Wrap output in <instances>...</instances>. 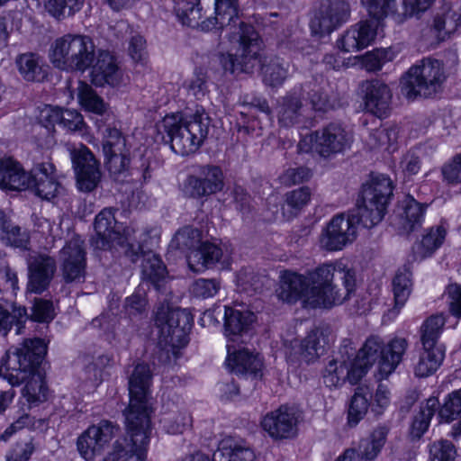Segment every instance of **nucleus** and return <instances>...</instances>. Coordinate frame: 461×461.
<instances>
[{
  "label": "nucleus",
  "instance_id": "09e8293b",
  "mask_svg": "<svg viewBox=\"0 0 461 461\" xmlns=\"http://www.w3.org/2000/svg\"><path fill=\"white\" fill-rule=\"evenodd\" d=\"M445 324V316L437 314L427 319L422 326L421 341L423 348H431L433 347L441 346L437 344V340L442 331Z\"/></svg>",
  "mask_w": 461,
  "mask_h": 461
},
{
  "label": "nucleus",
  "instance_id": "052dcab7",
  "mask_svg": "<svg viewBox=\"0 0 461 461\" xmlns=\"http://www.w3.org/2000/svg\"><path fill=\"white\" fill-rule=\"evenodd\" d=\"M55 316L52 303L46 300H36L32 307V318L38 322H50Z\"/></svg>",
  "mask_w": 461,
  "mask_h": 461
},
{
  "label": "nucleus",
  "instance_id": "aec40b11",
  "mask_svg": "<svg viewBox=\"0 0 461 461\" xmlns=\"http://www.w3.org/2000/svg\"><path fill=\"white\" fill-rule=\"evenodd\" d=\"M116 428L107 420L87 428L77 440V448L85 461H95L114 436Z\"/></svg>",
  "mask_w": 461,
  "mask_h": 461
},
{
  "label": "nucleus",
  "instance_id": "a19ab883",
  "mask_svg": "<svg viewBox=\"0 0 461 461\" xmlns=\"http://www.w3.org/2000/svg\"><path fill=\"white\" fill-rule=\"evenodd\" d=\"M26 380L25 386L23 390V396L27 400L29 404L38 405L47 401L49 390L41 372L37 370Z\"/></svg>",
  "mask_w": 461,
  "mask_h": 461
},
{
  "label": "nucleus",
  "instance_id": "f8f14e48",
  "mask_svg": "<svg viewBox=\"0 0 461 461\" xmlns=\"http://www.w3.org/2000/svg\"><path fill=\"white\" fill-rule=\"evenodd\" d=\"M393 183L384 174H372L363 185L362 203L358 205L361 223L371 228L384 218L390 198L393 195Z\"/></svg>",
  "mask_w": 461,
  "mask_h": 461
},
{
  "label": "nucleus",
  "instance_id": "a211bd4d",
  "mask_svg": "<svg viewBox=\"0 0 461 461\" xmlns=\"http://www.w3.org/2000/svg\"><path fill=\"white\" fill-rule=\"evenodd\" d=\"M357 224L354 218L339 214L334 216L322 229L319 238L321 248L329 251H339L357 238Z\"/></svg>",
  "mask_w": 461,
  "mask_h": 461
},
{
  "label": "nucleus",
  "instance_id": "6e6d98bb",
  "mask_svg": "<svg viewBox=\"0 0 461 461\" xmlns=\"http://www.w3.org/2000/svg\"><path fill=\"white\" fill-rule=\"evenodd\" d=\"M429 453V461H456V449L447 439H440L430 444Z\"/></svg>",
  "mask_w": 461,
  "mask_h": 461
},
{
  "label": "nucleus",
  "instance_id": "ddd939ff",
  "mask_svg": "<svg viewBox=\"0 0 461 461\" xmlns=\"http://www.w3.org/2000/svg\"><path fill=\"white\" fill-rule=\"evenodd\" d=\"M445 79L443 64L426 59L410 68L402 77L401 91L409 99L418 95L429 96L441 87Z\"/></svg>",
  "mask_w": 461,
  "mask_h": 461
},
{
  "label": "nucleus",
  "instance_id": "cd10ccee",
  "mask_svg": "<svg viewBox=\"0 0 461 461\" xmlns=\"http://www.w3.org/2000/svg\"><path fill=\"white\" fill-rule=\"evenodd\" d=\"M361 89L365 108L378 117L385 116L392 99L389 86L381 81L373 80L365 82Z\"/></svg>",
  "mask_w": 461,
  "mask_h": 461
},
{
  "label": "nucleus",
  "instance_id": "680f3d73",
  "mask_svg": "<svg viewBox=\"0 0 461 461\" xmlns=\"http://www.w3.org/2000/svg\"><path fill=\"white\" fill-rule=\"evenodd\" d=\"M447 303L449 312L457 320L461 319V286L449 285L446 290Z\"/></svg>",
  "mask_w": 461,
  "mask_h": 461
},
{
  "label": "nucleus",
  "instance_id": "2f4dec72",
  "mask_svg": "<svg viewBox=\"0 0 461 461\" xmlns=\"http://www.w3.org/2000/svg\"><path fill=\"white\" fill-rule=\"evenodd\" d=\"M223 186L222 172L219 167H205L201 172L200 177H190L188 179V187L193 196H203L214 194L221 190Z\"/></svg>",
  "mask_w": 461,
  "mask_h": 461
},
{
  "label": "nucleus",
  "instance_id": "4d7b16f0",
  "mask_svg": "<svg viewBox=\"0 0 461 461\" xmlns=\"http://www.w3.org/2000/svg\"><path fill=\"white\" fill-rule=\"evenodd\" d=\"M461 416V390L450 393L439 410V417L445 422H451Z\"/></svg>",
  "mask_w": 461,
  "mask_h": 461
},
{
  "label": "nucleus",
  "instance_id": "1a4fd4ad",
  "mask_svg": "<svg viewBox=\"0 0 461 461\" xmlns=\"http://www.w3.org/2000/svg\"><path fill=\"white\" fill-rule=\"evenodd\" d=\"M193 324V317L185 309H172L161 306L155 316V328L158 345L176 359L180 350L188 343V333Z\"/></svg>",
  "mask_w": 461,
  "mask_h": 461
},
{
  "label": "nucleus",
  "instance_id": "774afa93",
  "mask_svg": "<svg viewBox=\"0 0 461 461\" xmlns=\"http://www.w3.org/2000/svg\"><path fill=\"white\" fill-rule=\"evenodd\" d=\"M442 173L444 178L451 183L456 184L461 182V154L453 158L451 162L445 165Z\"/></svg>",
  "mask_w": 461,
  "mask_h": 461
},
{
  "label": "nucleus",
  "instance_id": "c9c22d12",
  "mask_svg": "<svg viewBox=\"0 0 461 461\" xmlns=\"http://www.w3.org/2000/svg\"><path fill=\"white\" fill-rule=\"evenodd\" d=\"M447 235V229L438 225L428 230L420 243L416 244L413 251L416 260L430 257L443 244Z\"/></svg>",
  "mask_w": 461,
  "mask_h": 461
},
{
  "label": "nucleus",
  "instance_id": "f03ea898",
  "mask_svg": "<svg viewBox=\"0 0 461 461\" xmlns=\"http://www.w3.org/2000/svg\"><path fill=\"white\" fill-rule=\"evenodd\" d=\"M150 370L147 365L135 366L129 379V406L123 411L126 436L119 438L104 461H145L151 436Z\"/></svg>",
  "mask_w": 461,
  "mask_h": 461
},
{
  "label": "nucleus",
  "instance_id": "473e14b6",
  "mask_svg": "<svg viewBox=\"0 0 461 461\" xmlns=\"http://www.w3.org/2000/svg\"><path fill=\"white\" fill-rule=\"evenodd\" d=\"M159 426L167 434H182L191 428L192 417L186 411L173 405L162 411Z\"/></svg>",
  "mask_w": 461,
  "mask_h": 461
},
{
  "label": "nucleus",
  "instance_id": "4468645a",
  "mask_svg": "<svg viewBox=\"0 0 461 461\" xmlns=\"http://www.w3.org/2000/svg\"><path fill=\"white\" fill-rule=\"evenodd\" d=\"M170 248L188 249V267L192 271L198 273L213 267L221 257V250L218 246L210 242H201L200 232L191 227H185L177 231L170 242Z\"/></svg>",
  "mask_w": 461,
  "mask_h": 461
},
{
  "label": "nucleus",
  "instance_id": "ea45409f",
  "mask_svg": "<svg viewBox=\"0 0 461 461\" xmlns=\"http://www.w3.org/2000/svg\"><path fill=\"white\" fill-rule=\"evenodd\" d=\"M423 349L415 366V375L420 377H426L435 373L445 357L444 346L433 347L431 348H423Z\"/></svg>",
  "mask_w": 461,
  "mask_h": 461
},
{
  "label": "nucleus",
  "instance_id": "7c9ffc66",
  "mask_svg": "<svg viewBox=\"0 0 461 461\" xmlns=\"http://www.w3.org/2000/svg\"><path fill=\"white\" fill-rule=\"evenodd\" d=\"M70 92L71 98L76 96L78 105L86 113L103 116L109 110V104L85 81L79 80L76 89Z\"/></svg>",
  "mask_w": 461,
  "mask_h": 461
},
{
  "label": "nucleus",
  "instance_id": "a18cd8bd",
  "mask_svg": "<svg viewBox=\"0 0 461 461\" xmlns=\"http://www.w3.org/2000/svg\"><path fill=\"white\" fill-rule=\"evenodd\" d=\"M438 405L437 398H429L420 411L415 416L411 427V435L414 438H420L428 429L430 420Z\"/></svg>",
  "mask_w": 461,
  "mask_h": 461
},
{
  "label": "nucleus",
  "instance_id": "423d86ee",
  "mask_svg": "<svg viewBox=\"0 0 461 461\" xmlns=\"http://www.w3.org/2000/svg\"><path fill=\"white\" fill-rule=\"evenodd\" d=\"M87 68H91V82L95 86L118 87L123 84V75L113 55L103 50L96 55L89 36L68 33V71L84 72Z\"/></svg>",
  "mask_w": 461,
  "mask_h": 461
},
{
  "label": "nucleus",
  "instance_id": "6e6552de",
  "mask_svg": "<svg viewBox=\"0 0 461 461\" xmlns=\"http://www.w3.org/2000/svg\"><path fill=\"white\" fill-rule=\"evenodd\" d=\"M47 353L43 339L24 340L19 347H12L2 357L0 377L11 385H18L38 370L41 358Z\"/></svg>",
  "mask_w": 461,
  "mask_h": 461
},
{
  "label": "nucleus",
  "instance_id": "f257e3e1",
  "mask_svg": "<svg viewBox=\"0 0 461 461\" xmlns=\"http://www.w3.org/2000/svg\"><path fill=\"white\" fill-rule=\"evenodd\" d=\"M407 347V341L402 338L384 343L381 338L371 336L357 352L353 343L345 340L336 357L322 370V383L330 391L340 389L347 382L355 385L375 364H377L381 377L386 378L402 362Z\"/></svg>",
  "mask_w": 461,
  "mask_h": 461
},
{
  "label": "nucleus",
  "instance_id": "8fccbe9b",
  "mask_svg": "<svg viewBox=\"0 0 461 461\" xmlns=\"http://www.w3.org/2000/svg\"><path fill=\"white\" fill-rule=\"evenodd\" d=\"M370 406L367 395L362 392V389H357L348 406V424L350 427L357 426L364 419Z\"/></svg>",
  "mask_w": 461,
  "mask_h": 461
},
{
  "label": "nucleus",
  "instance_id": "58836bf2",
  "mask_svg": "<svg viewBox=\"0 0 461 461\" xmlns=\"http://www.w3.org/2000/svg\"><path fill=\"white\" fill-rule=\"evenodd\" d=\"M174 11L183 25L201 28L203 9L200 0H174Z\"/></svg>",
  "mask_w": 461,
  "mask_h": 461
},
{
  "label": "nucleus",
  "instance_id": "338daca9",
  "mask_svg": "<svg viewBox=\"0 0 461 461\" xmlns=\"http://www.w3.org/2000/svg\"><path fill=\"white\" fill-rule=\"evenodd\" d=\"M34 447L32 439L19 442L7 456V461H29Z\"/></svg>",
  "mask_w": 461,
  "mask_h": 461
},
{
  "label": "nucleus",
  "instance_id": "69168bd1",
  "mask_svg": "<svg viewBox=\"0 0 461 461\" xmlns=\"http://www.w3.org/2000/svg\"><path fill=\"white\" fill-rule=\"evenodd\" d=\"M147 305L146 293L138 289L132 295L126 298L125 308L130 315L141 313Z\"/></svg>",
  "mask_w": 461,
  "mask_h": 461
},
{
  "label": "nucleus",
  "instance_id": "412c9836",
  "mask_svg": "<svg viewBox=\"0 0 461 461\" xmlns=\"http://www.w3.org/2000/svg\"><path fill=\"white\" fill-rule=\"evenodd\" d=\"M300 412L294 406L283 405L267 413L261 420V426L274 438H288L297 432Z\"/></svg>",
  "mask_w": 461,
  "mask_h": 461
},
{
  "label": "nucleus",
  "instance_id": "dca6fc26",
  "mask_svg": "<svg viewBox=\"0 0 461 461\" xmlns=\"http://www.w3.org/2000/svg\"><path fill=\"white\" fill-rule=\"evenodd\" d=\"M68 150L78 189L84 192L94 190L101 179L99 162L91 150L83 144L68 145Z\"/></svg>",
  "mask_w": 461,
  "mask_h": 461
},
{
  "label": "nucleus",
  "instance_id": "f3484780",
  "mask_svg": "<svg viewBox=\"0 0 461 461\" xmlns=\"http://www.w3.org/2000/svg\"><path fill=\"white\" fill-rule=\"evenodd\" d=\"M239 21V5L238 0H214V17L202 21L201 30L212 31L213 29H221L230 27L229 43L230 50H237L240 43L235 41L234 35L240 34V29L252 28L250 25Z\"/></svg>",
  "mask_w": 461,
  "mask_h": 461
},
{
  "label": "nucleus",
  "instance_id": "e433bc0d",
  "mask_svg": "<svg viewBox=\"0 0 461 461\" xmlns=\"http://www.w3.org/2000/svg\"><path fill=\"white\" fill-rule=\"evenodd\" d=\"M427 206L426 203H420L411 196H407L402 201L400 216L403 230L410 231L416 226L421 225Z\"/></svg>",
  "mask_w": 461,
  "mask_h": 461
},
{
  "label": "nucleus",
  "instance_id": "72a5a7b5",
  "mask_svg": "<svg viewBox=\"0 0 461 461\" xmlns=\"http://www.w3.org/2000/svg\"><path fill=\"white\" fill-rule=\"evenodd\" d=\"M124 146L125 140L120 131L116 128H108L104 135L103 149L108 158L110 170L117 163H120L122 168L125 167L126 158L122 154Z\"/></svg>",
  "mask_w": 461,
  "mask_h": 461
},
{
  "label": "nucleus",
  "instance_id": "bf43d9fd",
  "mask_svg": "<svg viewBox=\"0 0 461 461\" xmlns=\"http://www.w3.org/2000/svg\"><path fill=\"white\" fill-rule=\"evenodd\" d=\"M220 290V283L214 279H198L192 286L194 296L206 299L214 296Z\"/></svg>",
  "mask_w": 461,
  "mask_h": 461
},
{
  "label": "nucleus",
  "instance_id": "4c0bfd02",
  "mask_svg": "<svg viewBox=\"0 0 461 461\" xmlns=\"http://www.w3.org/2000/svg\"><path fill=\"white\" fill-rule=\"evenodd\" d=\"M16 66L21 77L28 82H41L47 77L46 68L34 54L20 55L16 59Z\"/></svg>",
  "mask_w": 461,
  "mask_h": 461
},
{
  "label": "nucleus",
  "instance_id": "393cba45",
  "mask_svg": "<svg viewBox=\"0 0 461 461\" xmlns=\"http://www.w3.org/2000/svg\"><path fill=\"white\" fill-rule=\"evenodd\" d=\"M239 343H227L226 366L233 373L253 375H261L263 359L258 354L250 352L242 348H237Z\"/></svg>",
  "mask_w": 461,
  "mask_h": 461
},
{
  "label": "nucleus",
  "instance_id": "5701e85b",
  "mask_svg": "<svg viewBox=\"0 0 461 461\" xmlns=\"http://www.w3.org/2000/svg\"><path fill=\"white\" fill-rule=\"evenodd\" d=\"M27 190L47 201L59 196L62 192V186L58 181L55 166L50 162L35 165L32 169L31 185Z\"/></svg>",
  "mask_w": 461,
  "mask_h": 461
},
{
  "label": "nucleus",
  "instance_id": "9d476101",
  "mask_svg": "<svg viewBox=\"0 0 461 461\" xmlns=\"http://www.w3.org/2000/svg\"><path fill=\"white\" fill-rule=\"evenodd\" d=\"M333 341L332 332L329 329L317 328L312 330L303 340L299 339L294 330H289L276 343V355L282 357L291 365H297L301 360L312 363L320 357V349Z\"/></svg>",
  "mask_w": 461,
  "mask_h": 461
},
{
  "label": "nucleus",
  "instance_id": "f704fd0d",
  "mask_svg": "<svg viewBox=\"0 0 461 461\" xmlns=\"http://www.w3.org/2000/svg\"><path fill=\"white\" fill-rule=\"evenodd\" d=\"M361 5L368 14L370 20L368 22L379 24L383 30V20L393 15L396 23H402L403 17L395 14V0H361Z\"/></svg>",
  "mask_w": 461,
  "mask_h": 461
},
{
  "label": "nucleus",
  "instance_id": "e2e57ef3",
  "mask_svg": "<svg viewBox=\"0 0 461 461\" xmlns=\"http://www.w3.org/2000/svg\"><path fill=\"white\" fill-rule=\"evenodd\" d=\"M390 402L391 393L389 389L384 384L378 385L373 397L371 411L374 412L375 415H381L389 406Z\"/></svg>",
  "mask_w": 461,
  "mask_h": 461
},
{
  "label": "nucleus",
  "instance_id": "864d4df0",
  "mask_svg": "<svg viewBox=\"0 0 461 461\" xmlns=\"http://www.w3.org/2000/svg\"><path fill=\"white\" fill-rule=\"evenodd\" d=\"M411 273L408 270L400 271L393 281V291L395 301V307L401 308L407 302L411 292Z\"/></svg>",
  "mask_w": 461,
  "mask_h": 461
},
{
  "label": "nucleus",
  "instance_id": "2eb2a0df",
  "mask_svg": "<svg viewBox=\"0 0 461 461\" xmlns=\"http://www.w3.org/2000/svg\"><path fill=\"white\" fill-rule=\"evenodd\" d=\"M351 143V136L339 125L331 124L321 131L305 135L299 142L302 152L316 151L329 158L346 150Z\"/></svg>",
  "mask_w": 461,
  "mask_h": 461
},
{
  "label": "nucleus",
  "instance_id": "c756f323",
  "mask_svg": "<svg viewBox=\"0 0 461 461\" xmlns=\"http://www.w3.org/2000/svg\"><path fill=\"white\" fill-rule=\"evenodd\" d=\"M32 170L27 172L12 158L0 160V188L5 190H27L31 185Z\"/></svg>",
  "mask_w": 461,
  "mask_h": 461
},
{
  "label": "nucleus",
  "instance_id": "bb28decb",
  "mask_svg": "<svg viewBox=\"0 0 461 461\" xmlns=\"http://www.w3.org/2000/svg\"><path fill=\"white\" fill-rule=\"evenodd\" d=\"M59 258L63 275L68 281L80 278L86 267L83 240L78 236L73 237L61 249Z\"/></svg>",
  "mask_w": 461,
  "mask_h": 461
},
{
  "label": "nucleus",
  "instance_id": "39448f33",
  "mask_svg": "<svg viewBox=\"0 0 461 461\" xmlns=\"http://www.w3.org/2000/svg\"><path fill=\"white\" fill-rule=\"evenodd\" d=\"M235 41L240 43L235 55L230 51L221 52L217 56L221 68L231 75L239 76L253 74L261 71L263 80L269 86L280 85L286 77L287 69L278 59H270L262 56L261 41L254 28L240 29L239 36L234 35Z\"/></svg>",
  "mask_w": 461,
  "mask_h": 461
},
{
  "label": "nucleus",
  "instance_id": "c03bdc74",
  "mask_svg": "<svg viewBox=\"0 0 461 461\" xmlns=\"http://www.w3.org/2000/svg\"><path fill=\"white\" fill-rule=\"evenodd\" d=\"M397 56L396 51L392 49H376L358 57L361 66L367 71H378L386 63L393 61Z\"/></svg>",
  "mask_w": 461,
  "mask_h": 461
},
{
  "label": "nucleus",
  "instance_id": "0e129e2a",
  "mask_svg": "<svg viewBox=\"0 0 461 461\" xmlns=\"http://www.w3.org/2000/svg\"><path fill=\"white\" fill-rule=\"evenodd\" d=\"M2 239L7 245L20 249H25L29 240L28 234L18 227L4 230Z\"/></svg>",
  "mask_w": 461,
  "mask_h": 461
},
{
  "label": "nucleus",
  "instance_id": "13d9d810",
  "mask_svg": "<svg viewBox=\"0 0 461 461\" xmlns=\"http://www.w3.org/2000/svg\"><path fill=\"white\" fill-rule=\"evenodd\" d=\"M374 140L371 145L384 146L387 149L393 151L395 149L394 145L398 143L400 139V131L396 126L390 128H383L372 134Z\"/></svg>",
  "mask_w": 461,
  "mask_h": 461
},
{
  "label": "nucleus",
  "instance_id": "37998d69",
  "mask_svg": "<svg viewBox=\"0 0 461 461\" xmlns=\"http://www.w3.org/2000/svg\"><path fill=\"white\" fill-rule=\"evenodd\" d=\"M59 125L67 131L78 132L80 136L89 143L93 136L90 133L89 126L85 122L84 116L76 109H62V118Z\"/></svg>",
  "mask_w": 461,
  "mask_h": 461
},
{
  "label": "nucleus",
  "instance_id": "9b49d317",
  "mask_svg": "<svg viewBox=\"0 0 461 461\" xmlns=\"http://www.w3.org/2000/svg\"><path fill=\"white\" fill-rule=\"evenodd\" d=\"M393 183L384 174H372L363 185L362 203L358 205L361 223L371 228L384 218L390 198L393 195Z\"/></svg>",
  "mask_w": 461,
  "mask_h": 461
},
{
  "label": "nucleus",
  "instance_id": "a878e982",
  "mask_svg": "<svg viewBox=\"0 0 461 461\" xmlns=\"http://www.w3.org/2000/svg\"><path fill=\"white\" fill-rule=\"evenodd\" d=\"M192 461L211 460L208 456L197 453L193 456ZM212 461H256V456L242 438L226 437L220 441Z\"/></svg>",
  "mask_w": 461,
  "mask_h": 461
},
{
  "label": "nucleus",
  "instance_id": "20e7f679",
  "mask_svg": "<svg viewBox=\"0 0 461 461\" xmlns=\"http://www.w3.org/2000/svg\"><path fill=\"white\" fill-rule=\"evenodd\" d=\"M94 228L95 237L93 242L96 249H112L118 245L133 262L137 261L140 256L143 257L141 267L146 278L156 284L165 277V266L150 249L158 243V230H153L154 233L149 241L146 239L147 234L137 232L132 228L123 229L122 234L121 227L117 225L111 209L103 210L95 217Z\"/></svg>",
  "mask_w": 461,
  "mask_h": 461
},
{
  "label": "nucleus",
  "instance_id": "6ab92c4d",
  "mask_svg": "<svg viewBox=\"0 0 461 461\" xmlns=\"http://www.w3.org/2000/svg\"><path fill=\"white\" fill-rule=\"evenodd\" d=\"M350 15V7L343 0H322L318 12L311 21L313 34H330L346 23Z\"/></svg>",
  "mask_w": 461,
  "mask_h": 461
},
{
  "label": "nucleus",
  "instance_id": "603ef678",
  "mask_svg": "<svg viewBox=\"0 0 461 461\" xmlns=\"http://www.w3.org/2000/svg\"><path fill=\"white\" fill-rule=\"evenodd\" d=\"M310 197L311 192L307 187H301L288 193L285 203L282 207L283 215L287 219L292 218L308 203Z\"/></svg>",
  "mask_w": 461,
  "mask_h": 461
},
{
  "label": "nucleus",
  "instance_id": "79ce46f5",
  "mask_svg": "<svg viewBox=\"0 0 461 461\" xmlns=\"http://www.w3.org/2000/svg\"><path fill=\"white\" fill-rule=\"evenodd\" d=\"M387 437V429L379 427L371 433L368 438L361 441L357 452L361 461H374L384 447Z\"/></svg>",
  "mask_w": 461,
  "mask_h": 461
},
{
  "label": "nucleus",
  "instance_id": "3c124183",
  "mask_svg": "<svg viewBox=\"0 0 461 461\" xmlns=\"http://www.w3.org/2000/svg\"><path fill=\"white\" fill-rule=\"evenodd\" d=\"M84 0H46L45 9L58 20L74 15L83 6Z\"/></svg>",
  "mask_w": 461,
  "mask_h": 461
},
{
  "label": "nucleus",
  "instance_id": "4be33fe9",
  "mask_svg": "<svg viewBox=\"0 0 461 461\" xmlns=\"http://www.w3.org/2000/svg\"><path fill=\"white\" fill-rule=\"evenodd\" d=\"M223 321L227 343H244L250 337L256 316L248 310L225 306Z\"/></svg>",
  "mask_w": 461,
  "mask_h": 461
},
{
  "label": "nucleus",
  "instance_id": "7ed1b4c3",
  "mask_svg": "<svg viewBox=\"0 0 461 461\" xmlns=\"http://www.w3.org/2000/svg\"><path fill=\"white\" fill-rule=\"evenodd\" d=\"M335 270L332 264H323L306 276L282 271L277 295L284 302H301L304 308L310 309H329L340 304L354 291L356 276L353 271H345L343 285L346 293H341L332 285Z\"/></svg>",
  "mask_w": 461,
  "mask_h": 461
},
{
  "label": "nucleus",
  "instance_id": "c85d7f7f",
  "mask_svg": "<svg viewBox=\"0 0 461 461\" xmlns=\"http://www.w3.org/2000/svg\"><path fill=\"white\" fill-rule=\"evenodd\" d=\"M56 269L55 261L48 256H37L29 261L28 291L42 293L49 285Z\"/></svg>",
  "mask_w": 461,
  "mask_h": 461
},
{
  "label": "nucleus",
  "instance_id": "de8ad7c7",
  "mask_svg": "<svg viewBox=\"0 0 461 461\" xmlns=\"http://www.w3.org/2000/svg\"><path fill=\"white\" fill-rule=\"evenodd\" d=\"M27 318L24 307L13 306L12 312H9V311L0 305V333L6 335L13 325H15L16 334H20Z\"/></svg>",
  "mask_w": 461,
  "mask_h": 461
},
{
  "label": "nucleus",
  "instance_id": "0eeeda50",
  "mask_svg": "<svg viewBox=\"0 0 461 461\" xmlns=\"http://www.w3.org/2000/svg\"><path fill=\"white\" fill-rule=\"evenodd\" d=\"M208 130L209 117L203 108L191 114L172 113L156 123V140L170 143L174 152L185 156L199 149Z\"/></svg>",
  "mask_w": 461,
  "mask_h": 461
},
{
  "label": "nucleus",
  "instance_id": "5fc2aeb1",
  "mask_svg": "<svg viewBox=\"0 0 461 461\" xmlns=\"http://www.w3.org/2000/svg\"><path fill=\"white\" fill-rule=\"evenodd\" d=\"M460 9L449 10L443 18L438 17L435 20L434 27L438 32V37L444 39L445 36L453 33L461 23Z\"/></svg>",
  "mask_w": 461,
  "mask_h": 461
},
{
  "label": "nucleus",
  "instance_id": "49530a36",
  "mask_svg": "<svg viewBox=\"0 0 461 461\" xmlns=\"http://www.w3.org/2000/svg\"><path fill=\"white\" fill-rule=\"evenodd\" d=\"M48 59L56 68L68 71V33L56 38L50 43Z\"/></svg>",
  "mask_w": 461,
  "mask_h": 461
},
{
  "label": "nucleus",
  "instance_id": "b1692460",
  "mask_svg": "<svg viewBox=\"0 0 461 461\" xmlns=\"http://www.w3.org/2000/svg\"><path fill=\"white\" fill-rule=\"evenodd\" d=\"M381 32L379 24L361 21L345 32L338 41V47L345 52L359 51L372 44Z\"/></svg>",
  "mask_w": 461,
  "mask_h": 461
}]
</instances>
